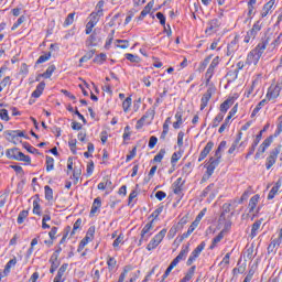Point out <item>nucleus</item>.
I'll return each instance as SVG.
<instances>
[{
    "instance_id": "nucleus-1",
    "label": "nucleus",
    "mask_w": 282,
    "mask_h": 282,
    "mask_svg": "<svg viewBox=\"0 0 282 282\" xmlns=\"http://www.w3.org/2000/svg\"><path fill=\"white\" fill-rule=\"evenodd\" d=\"M272 41V36L268 35L261 39V41L258 43V45L252 50L248 56H247V63L248 65H257L259 63V59L261 56H263V52H265V47L270 45V42Z\"/></svg>"
},
{
    "instance_id": "nucleus-2",
    "label": "nucleus",
    "mask_w": 282,
    "mask_h": 282,
    "mask_svg": "<svg viewBox=\"0 0 282 282\" xmlns=\"http://www.w3.org/2000/svg\"><path fill=\"white\" fill-rule=\"evenodd\" d=\"M100 17H102L101 11H94L89 15V21L86 24V34H90L94 32V28L98 25V21H100Z\"/></svg>"
},
{
    "instance_id": "nucleus-3",
    "label": "nucleus",
    "mask_w": 282,
    "mask_h": 282,
    "mask_svg": "<svg viewBox=\"0 0 282 282\" xmlns=\"http://www.w3.org/2000/svg\"><path fill=\"white\" fill-rule=\"evenodd\" d=\"M4 138L8 140V142L18 144L19 138H25V133L21 130H7L4 131Z\"/></svg>"
},
{
    "instance_id": "nucleus-4",
    "label": "nucleus",
    "mask_w": 282,
    "mask_h": 282,
    "mask_svg": "<svg viewBox=\"0 0 282 282\" xmlns=\"http://www.w3.org/2000/svg\"><path fill=\"white\" fill-rule=\"evenodd\" d=\"M259 32H261V22L257 21L245 35L243 43H250V41H254Z\"/></svg>"
},
{
    "instance_id": "nucleus-5",
    "label": "nucleus",
    "mask_w": 282,
    "mask_h": 282,
    "mask_svg": "<svg viewBox=\"0 0 282 282\" xmlns=\"http://www.w3.org/2000/svg\"><path fill=\"white\" fill-rule=\"evenodd\" d=\"M204 248H206V242L203 241L192 251L191 256L186 261V265H193V263H195V261H197V259L199 258V254L204 252Z\"/></svg>"
},
{
    "instance_id": "nucleus-6",
    "label": "nucleus",
    "mask_w": 282,
    "mask_h": 282,
    "mask_svg": "<svg viewBox=\"0 0 282 282\" xmlns=\"http://www.w3.org/2000/svg\"><path fill=\"white\" fill-rule=\"evenodd\" d=\"M219 28H221V21L217 18L210 20L207 22V28L205 30V34H208L209 36L213 34H216V32H219Z\"/></svg>"
},
{
    "instance_id": "nucleus-7",
    "label": "nucleus",
    "mask_w": 282,
    "mask_h": 282,
    "mask_svg": "<svg viewBox=\"0 0 282 282\" xmlns=\"http://www.w3.org/2000/svg\"><path fill=\"white\" fill-rule=\"evenodd\" d=\"M279 153H281V145L274 148L271 152L269 158L267 159V170L270 171L274 164H276V159L279 158Z\"/></svg>"
},
{
    "instance_id": "nucleus-8",
    "label": "nucleus",
    "mask_w": 282,
    "mask_h": 282,
    "mask_svg": "<svg viewBox=\"0 0 282 282\" xmlns=\"http://www.w3.org/2000/svg\"><path fill=\"white\" fill-rule=\"evenodd\" d=\"M272 142H274V138L272 135H270L269 138H267L262 144L259 147L256 155H254V160H259V158H261V155H263V153H265V151L268 150V148L272 144Z\"/></svg>"
},
{
    "instance_id": "nucleus-9",
    "label": "nucleus",
    "mask_w": 282,
    "mask_h": 282,
    "mask_svg": "<svg viewBox=\"0 0 282 282\" xmlns=\"http://www.w3.org/2000/svg\"><path fill=\"white\" fill-rule=\"evenodd\" d=\"M281 243H282V228L279 231L278 238L272 239L270 245L268 246V253L272 254V252H276Z\"/></svg>"
},
{
    "instance_id": "nucleus-10",
    "label": "nucleus",
    "mask_w": 282,
    "mask_h": 282,
    "mask_svg": "<svg viewBox=\"0 0 282 282\" xmlns=\"http://www.w3.org/2000/svg\"><path fill=\"white\" fill-rule=\"evenodd\" d=\"M153 221H155V219H152L150 223H148L143 229L141 230V238L139 240V243L141 245L142 241H149V237H151V230H153Z\"/></svg>"
},
{
    "instance_id": "nucleus-11",
    "label": "nucleus",
    "mask_w": 282,
    "mask_h": 282,
    "mask_svg": "<svg viewBox=\"0 0 282 282\" xmlns=\"http://www.w3.org/2000/svg\"><path fill=\"white\" fill-rule=\"evenodd\" d=\"M191 251V243L183 245L182 249L178 253V257L173 260V262L177 265L180 261H184L186 257H188V252Z\"/></svg>"
},
{
    "instance_id": "nucleus-12",
    "label": "nucleus",
    "mask_w": 282,
    "mask_h": 282,
    "mask_svg": "<svg viewBox=\"0 0 282 282\" xmlns=\"http://www.w3.org/2000/svg\"><path fill=\"white\" fill-rule=\"evenodd\" d=\"M96 234V227H89L85 238L80 241L79 248H85L89 241H94V235Z\"/></svg>"
},
{
    "instance_id": "nucleus-13",
    "label": "nucleus",
    "mask_w": 282,
    "mask_h": 282,
    "mask_svg": "<svg viewBox=\"0 0 282 282\" xmlns=\"http://www.w3.org/2000/svg\"><path fill=\"white\" fill-rule=\"evenodd\" d=\"M220 162L219 160H215V158H210L208 164L206 165V174L207 177H212L213 173H215V170L219 166Z\"/></svg>"
},
{
    "instance_id": "nucleus-14",
    "label": "nucleus",
    "mask_w": 282,
    "mask_h": 282,
    "mask_svg": "<svg viewBox=\"0 0 282 282\" xmlns=\"http://www.w3.org/2000/svg\"><path fill=\"white\" fill-rule=\"evenodd\" d=\"M213 98V88H208L200 99V111L208 107V102Z\"/></svg>"
},
{
    "instance_id": "nucleus-15",
    "label": "nucleus",
    "mask_w": 282,
    "mask_h": 282,
    "mask_svg": "<svg viewBox=\"0 0 282 282\" xmlns=\"http://www.w3.org/2000/svg\"><path fill=\"white\" fill-rule=\"evenodd\" d=\"M67 268H69V264H62L53 282H65V272H67Z\"/></svg>"
},
{
    "instance_id": "nucleus-16",
    "label": "nucleus",
    "mask_w": 282,
    "mask_h": 282,
    "mask_svg": "<svg viewBox=\"0 0 282 282\" xmlns=\"http://www.w3.org/2000/svg\"><path fill=\"white\" fill-rule=\"evenodd\" d=\"M213 147H215V143L213 141H209L205 145L203 151L200 152L199 158H198V162H204V160H206V158H208V153H210V151H213Z\"/></svg>"
},
{
    "instance_id": "nucleus-17",
    "label": "nucleus",
    "mask_w": 282,
    "mask_h": 282,
    "mask_svg": "<svg viewBox=\"0 0 282 282\" xmlns=\"http://www.w3.org/2000/svg\"><path fill=\"white\" fill-rule=\"evenodd\" d=\"M213 147H215V143L213 141H209L205 145L203 151L200 152L199 158H198V162H204V160H206V158H208V153H210V151H213Z\"/></svg>"
},
{
    "instance_id": "nucleus-18",
    "label": "nucleus",
    "mask_w": 282,
    "mask_h": 282,
    "mask_svg": "<svg viewBox=\"0 0 282 282\" xmlns=\"http://www.w3.org/2000/svg\"><path fill=\"white\" fill-rule=\"evenodd\" d=\"M280 94H281V88L278 85L271 86L268 89L267 98L268 100H274V98H279Z\"/></svg>"
},
{
    "instance_id": "nucleus-19",
    "label": "nucleus",
    "mask_w": 282,
    "mask_h": 282,
    "mask_svg": "<svg viewBox=\"0 0 282 282\" xmlns=\"http://www.w3.org/2000/svg\"><path fill=\"white\" fill-rule=\"evenodd\" d=\"M235 105V99L234 98H228L220 105V112L223 116H226V112Z\"/></svg>"
},
{
    "instance_id": "nucleus-20",
    "label": "nucleus",
    "mask_w": 282,
    "mask_h": 282,
    "mask_svg": "<svg viewBox=\"0 0 282 282\" xmlns=\"http://www.w3.org/2000/svg\"><path fill=\"white\" fill-rule=\"evenodd\" d=\"M197 223L193 221L192 225L188 227L187 231L184 232L181 237H180V243H182V241H184V239H188V237H191V235H193V232H195V228H197Z\"/></svg>"
},
{
    "instance_id": "nucleus-21",
    "label": "nucleus",
    "mask_w": 282,
    "mask_h": 282,
    "mask_svg": "<svg viewBox=\"0 0 282 282\" xmlns=\"http://www.w3.org/2000/svg\"><path fill=\"white\" fill-rule=\"evenodd\" d=\"M237 204H238V203H237V199L234 200V202H231V203H225V204L223 205V213H221V215H220L219 221H221L223 219H225L226 213H230V208H232V206H234V208H236Z\"/></svg>"
},
{
    "instance_id": "nucleus-22",
    "label": "nucleus",
    "mask_w": 282,
    "mask_h": 282,
    "mask_svg": "<svg viewBox=\"0 0 282 282\" xmlns=\"http://www.w3.org/2000/svg\"><path fill=\"white\" fill-rule=\"evenodd\" d=\"M100 206H102V199L100 197L95 198L90 209V217H94L98 213Z\"/></svg>"
},
{
    "instance_id": "nucleus-23",
    "label": "nucleus",
    "mask_w": 282,
    "mask_h": 282,
    "mask_svg": "<svg viewBox=\"0 0 282 282\" xmlns=\"http://www.w3.org/2000/svg\"><path fill=\"white\" fill-rule=\"evenodd\" d=\"M43 91H45V82H41L35 90L32 93V98H41L43 96Z\"/></svg>"
},
{
    "instance_id": "nucleus-24",
    "label": "nucleus",
    "mask_w": 282,
    "mask_h": 282,
    "mask_svg": "<svg viewBox=\"0 0 282 282\" xmlns=\"http://www.w3.org/2000/svg\"><path fill=\"white\" fill-rule=\"evenodd\" d=\"M281 186H282V182H281V180H278L275 185L269 192L268 199H274V197L276 196V193H279V189L281 188Z\"/></svg>"
},
{
    "instance_id": "nucleus-25",
    "label": "nucleus",
    "mask_w": 282,
    "mask_h": 282,
    "mask_svg": "<svg viewBox=\"0 0 282 282\" xmlns=\"http://www.w3.org/2000/svg\"><path fill=\"white\" fill-rule=\"evenodd\" d=\"M182 186H184V183H182V177H178L173 184V193L175 195H182Z\"/></svg>"
},
{
    "instance_id": "nucleus-26",
    "label": "nucleus",
    "mask_w": 282,
    "mask_h": 282,
    "mask_svg": "<svg viewBox=\"0 0 282 282\" xmlns=\"http://www.w3.org/2000/svg\"><path fill=\"white\" fill-rule=\"evenodd\" d=\"M98 43H100V37L98 36V33H96V31H94L93 34L88 37L87 44L93 47H96V45H98Z\"/></svg>"
},
{
    "instance_id": "nucleus-27",
    "label": "nucleus",
    "mask_w": 282,
    "mask_h": 282,
    "mask_svg": "<svg viewBox=\"0 0 282 282\" xmlns=\"http://www.w3.org/2000/svg\"><path fill=\"white\" fill-rule=\"evenodd\" d=\"M242 135H243L242 132H239V133H238L237 139L234 141V143L231 144V147H230L229 150H228L229 155H232V153H235L237 147L239 145V142H241V137H242Z\"/></svg>"
},
{
    "instance_id": "nucleus-28",
    "label": "nucleus",
    "mask_w": 282,
    "mask_h": 282,
    "mask_svg": "<svg viewBox=\"0 0 282 282\" xmlns=\"http://www.w3.org/2000/svg\"><path fill=\"white\" fill-rule=\"evenodd\" d=\"M259 204V195H254L249 200V213H254L257 205Z\"/></svg>"
},
{
    "instance_id": "nucleus-29",
    "label": "nucleus",
    "mask_w": 282,
    "mask_h": 282,
    "mask_svg": "<svg viewBox=\"0 0 282 282\" xmlns=\"http://www.w3.org/2000/svg\"><path fill=\"white\" fill-rule=\"evenodd\" d=\"M197 269V267L193 265L188 269L187 273L185 274V276L180 281V282H188L191 281V279H193V276L195 275V270Z\"/></svg>"
},
{
    "instance_id": "nucleus-30",
    "label": "nucleus",
    "mask_w": 282,
    "mask_h": 282,
    "mask_svg": "<svg viewBox=\"0 0 282 282\" xmlns=\"http://www.w3.org/2000/svg\"><path fill=\"white\" fill-rule=\"evenodd\" d=\"M107 265H108L109 272H113V270H116V265H118V261H116V258L108 256Z\"/></svg>"
},
{
    "instance_id": "nucleus-31",
    "label": "nucleus",
    "mask_w": 282,
    "mask_h": 282,
    "mask_svg": "<svg viewBox=\"0 0 282 282\" xmlns=\"http://www.w3.org/2000/svg\"><path fill=\"white\" fill-rule=\"evenodd\" d=\"M19 149L14 148V149H9L6 152V155L9 160H17V158H19Z\"/></svg>"
},
{
    "instance_id": "nucleus-32",
    "label": "nucleus",
    "mask_w": 282,
    "mask_h": 282,
    "mask_svg": "<svg viewBox=\"0 0 282 282\" xmlns=\"http://www.w3.org/2000/svg\"><path fill=\"white\" fill-rule=\"evenodd\" d=\"M265 105H268V99H262L252 110L251 118H254V116H257V113H259V111H261V108L265 107Z\"/></svg>"
},
{
    "instance_id": "nucleus-33",
    "label": "nucleus",
    "mask_w": 282,
    "mask_h": 282,
    "mask_svg": "<svg viewBox=\"0 0 282 282\" xmlns=\"http://www.w3.org/2000/svg\"><path fill=\"white\" fill-rule=\"evenodd\" d=\"M18 162H25V164H32V159L30 155H25L23 152H19L17 156Z\"/></svg>"
},
{
    "instance_id": "nucleus-34",
    "label": "nucleus",
    "mask_w": 282,
    "mask_h": 282,
    "mask_svg": "<svg viewBox=\"0 0 282 282\" xmlns=\"http://www.w3.org/2000/svg\"><path fill=\"white\" fill-rule=\"evenodd\" d=\"M224 239V231H220L214 239L209 247V250H215L217 248V243H219Z\"/></svg>"
},
{
    "instance_id": "nucleus-35",
    "label": "nucleus",
    "mask_w": 282,
    "mask_h": 282,
    "mask_svg": "<svg viewBox=\"0 0 282 282\" xmlns=\"http://www.w3.org/2000/svg\"><path fill=\"white\" fill-rule=\"evenodd\" d=\"M250 195H252V187H248L242 196L237 200V204H243V202H246V199H248V197H250Z\"/></svg>"
},
{
    "instance_id": "nucleus-36",
    "label": "nucleus",
    "mask_w": 282,
    "mask_h": 282,
    "mask_svg": "<svg viewBox=\"0 0 282 282\" xmlns=\"http://www.w3.org/2000/svg\"><path fill=\"white\" fill-rule=\"evenodd\" d=\"M238 46L236 41H231L230 44L227 46V56H232L235 52H237Z\"/></svg>"
},
{
    "instance_id": "nucleus-37",
    "label": "nucleus",
    "mask_w": 282,
    "mask_h": 282,
    "mask_svg": "<svg viewBox=\"0 0 282 282\" xmlns=\"http://www.w3.org/2000/svg\"><path fill=\"white\" fill-rule=\"evenodd\" d=\"M45 191V199L47 202H52L54 199V191L52 189V187H50V185H46L44 187Z\"/></svg>"
},
{
    "instance_id": "nucleus-38",
    "label": "nucleus",
    "mask_w": 282,
    "mask_h": 282,
    "mask_svg": "<svg viewBox=\"0 0 282 282\" xmlns=\"http://www.w3.org/2000/svg\"><path fill=\"white\" fill-rule=\"evenodd\" d=\"M13 265H17V258L11 259L4 267V274H10V270H12Z\"/></svg>"
},
{
    "instance_id": "nucleus-39",
    "label": "nucleus",
    "mask_w": 282,
    "mask_h": 282,
    "mask_svg": "<svg viewBox=\"0 0 282 282\" xmlns=\"http://www.w3.org/2000/svg\"><path fill=\"white\" fill-rule=\"evenodd\" d=\"M209 66L207 72H215L217 69V65H219V56H216L213 61L209 62Z\"/></svg>"
},
{
    "instance_id": "nucleus-40",
    "label": "nucleus",
    "mask_w": 282,
    "mask_h": 282,
    "mask_svg": "<svg viewBox=\"0 0 282 282\" xmlns=\"http://www.w3.org/2000/svg\"><path fill=\"white\" fill-rule=\"evenodd\" d=\"M33 215H41V204H39V195L33 200Z\"/></svg>"
},
{
    "instance_id": "nucleus-41",
    "label": "nucleus",
    "mask_w": 282,
    "mask_h": 282,
    "mask_svg": "<svg viewBox=\"0 0 282 282\" xmlns=\"http://www.w3.org/2000/svg\"><path fill=\"white\" fill-rule=\"evenodd\" d=\"M224 113H218L215 118H214V120H213V122H212V127H213V129H216V127H219V123L224 120Z\"/></svg>"
},
{
    "instance_id": "nucleus-42",
    "label": "nucleus",
    "mask_w": 282,
    "mask_h": 282,
    "mask_svg": "<svg viewBox=\"0 0 282 282\" xmlns=\"http://www.w3.org/2000/svg\"><path fill=\"white\" fill-rule=\"evenodd\" d=\"M210 61H213V55L207 56L199 66V70L204 72V69H206V67H208V65L210 66Z\"/></svg>"
},
{
    "instance_id": "nucleus-43",
    "label": "nucleus",
    "mask_w": 282,
    "mask_h": 282,
    "mask_svg": "<svg viewBox=\"0 0 282 282\" xmlns=\"http://www.w3.org/2000/svg\"><path fill=\"white\" fill-rule=\"evenodd\" d=\"M164 237H166V229H162L152 239H154V241H158L159 243H162V241L164 240Z\"/></svg>"
},
{
    "instance_id": "nucleus-44",
    "label": "nucleus",
    "mask_w": 282,
    "mask_h": 282,
    "mask_svg": "<svg viewBox=\"0 0 282 282\" xmlns=\"http://www.w3.org/2000/svg\"><path fill=\"white\" fill-rule=\"evenodd\" d=\"M259 228H261V220H257L253 223L252 228H251V237L254 238L257 237V232L259 231Z\"/></svg>"
},
{
    "instance_id": "nucleus-45",
    "label": "nucleus",
    "mask_w": 282,
    "mask_h": 282,
    "mask_svg": "<svg viewBox=\"0 0 282 282\" xmlns=\"http://www.w3.org/2000/svg\"><path fill=\"white\" fill-rule=\"evenodd\" d=\"M131 270H132L131 265L124 267L123 272L120 274L118 282H124V279H127V274H129Z\"/></svg>"
},
{
    "instance_id": "nucleus-46",
    "label": "nucleus",
    "mask_w": 282,
    "mask_h": 282,
    "mask_svg": "<svg viewBox=\"0 0 282 282\" xmlns=\"http://www.w3.org/2000/svg\"><path fill=\"white\" fill-rule=\"evenodd\" d=\"M30 215V212L28 210H22L20 212L19 216H18V224H23L25 221V219H28V216Z\"/></svg>"
},
{
    "instance_id": "nucleus-47",
    "label": "nucleus",
    "mask_w": 282,
    "mask_h": 282,
    "mask_svg": "<svg viewBox=\"0 0 282 282\" xmlns=\"http://www.w3.org/2000/svg\"><path fill=\"white\" fill-rule=\"evenodd\" d=\"M254 272H257V267H256V265H252V267L249 269L248 274H247L246 278H245V281L251 282V281H252V278L254 276Z\"/></svg>"
},
{
    "instance_id": "nucleus-48",
    "label": "nucleus",
    "mask_w": 282,
    "mask_h": 282,
    "mask_svg": "<svg viewBox=\"0 0 282 282\" xmlns=\"http://www.w3.org/2000/svg\"><path fill=\"white\" fill-rule=\"evenodd\" d=\"M46 171L50 173V171H54V158L46 155Z\"/></svg>"
},
{
    "instance_id": "nucleus-49",
    "label": "nucleus",
    "mask_w": 282,
    "mask_h": 282,
    "mask_svg": "<svg viewBox=\"0 0 282 282\" xmlns=\"http://www.w3.org/2000/svg\"><path fill=\"white\" fill-rule=\"evenodd\" d=\"M164 155H166V150L161 149L159 153L154 156L153 162H162V160H164Z\"/></svg>"
},
{
    "instance_id": "nucleus-50",
    "label": "nucleus",
    "mask_w": 282,
    "mask_h": 282,
    "mask_svg": "<svg viewBox=\"0 0 282 282\" xmlns=\"http://www.w3.org/2000/svg\"><path fill=\"white\" fill-rule=\"evenodd\" d=\"M177 264L174 263L173 261L171 262V264L167 267V269L165 270L164 274H163V279L162 281H164V279L169 278V274H171V272H173V268H176Z\"/></svg>"
},
{
    "instance_id": "nucleus-51",
    "label": "nucleus",
    "mask_w": 282,
    "mask_h": 282,
    "mask_svg": "<svg viewBox=\"0 0 282 282\" xmlns=\"http://www.w3.org/2000/svg\"><path fill=\"white\" fill-rule=\"evenodd\" d=\"M117 47H120V50H127L129 47V41L128 40H116Z\"/></svg>"
},
{
    "instance_id": "nucleus-52",
    "label": "nucleus",
    "mask_w": 282,
    "mask_h": 282,
    "mask_svg": "<svg viewBox=\"0 0 282 282\" xmlns=\"http://www.w3.org/2000/svg\"><path fill=\"white\" fill-rule=\"evenodd\" d=\"M74 17H76V13H69L67 18L64 21V28H67L74 23Z\"/></svg>"
},
{
    "instance_id": "nucleus-53",
    "label": "nucleus",
    "mask_w": 282,
    "mask_h": 282,
    "mask_svg": "<svg viewBox=\"0 0 282 282\" xmlns=\"http://www.w3.org/2000/svg\"><path fill=\"white\" fill-rule=\"evenodd\" d=\"M159 246H160V242L152 238L151 241L147 246V250H149V251L155 250V248H158Z\"/></svg>"
},
{
    "instance_id": "nucleus-54",
    "label": "nucleus",
    "mask_w": 282,
    "mask_h": 282,
    "mask_svg": "<svg viewBox=\"0 0 282 282\" xmlns=\"http://www.w3.org/2000/svg\"><path fill=\"white\" fill-rule=\"evenodd\" d=\"M131 107V97H127L122 102V108L124 112H128Z\"/></svg>"
},
{
    "instance_id": "nucleus-55",
    "label": "nucleus",
    "mask_w": 282,
    "mask_h": 282,
    "mask_svg": "<svg viewBox=\"0 0 282 282\" xmlns=\"http://www.w3.org/2000/svg\"><path fill=\"white\" fill-rule=\"evenodd\" d=\"M51 268H57L61 265V261H58V258L56 256H51L50 258Z\"/></svg>"
},
{
    "instance_id": "nucleus-56",
    "label": "nucleus",
    "mask_w": 282,
    "mask_h": 282,
    "mask_svg": "<svg viewBox=\"0 0 282 282\" xmlns=\"http://www.w3.org/2000/svg\"><path fill=\"white\" fill-rule=\"evenodd\" d=\"M90 58H94V51H89L86 53L80 59L79 63H87V61H90Z\"/></svg>"
},
{
    "instance_id": "nucleus-57",
    "label": "nucleus",
    "mask_w": 282,
    "mask_h": 282,
    "mask_svg": "<svg viewBox=\"0 0 282 282\" xmlns=\"http://www.w3.org/2000/svg\"><path fill=\"white\" fill-rule=\"evenodd\" d=\"M82 225H83V219L78 218V219L75 221L74 226H73V230H72V232H70V236L76 235V230H78V228H80Z\"/></svg>"
},
{
    "instance_id": "nucleus-58",
    "label": "nucleus",
    "mask_w": 282,
    "mask_h": 282,
    "mask_svg": "<svg viewBox=\"0 0 282 282\" xmlns=\"http://www.w3.org/2000/svg\"><path fill=\"white\" fill-rule=\"evenodd\" d=\"M221 268H226V265H230V253H226L223 258V261L219 263Z\"/></svg>"
},
{
    "instance_id": "nucleus-59",
    "label": "nucleus",
    "mask_w": 282,
    "mask_h": 282,
    "mask_svg": "<svg viewBox=\"0 0 282 282\" xmlns=\"http://www.w3.org/2000/svg\"><path fill=\"white\" fill-rule=\"evenodd\" d=\"M51 56H52V53H46L44 55H41L39 57L37 62H36L37 65H40L41 63H45V62L50 61Z\"/></svg>"
},
{
    "instance_id": "nucleus-60",
    "label": "nucleus",
    "mask_w": 282,
    "mask_h": 282,
    "mask_svg": "<svg viewBox=\"0 0 282 282\" xmlns=\"http://www.w3.org/2000/svg\"><path fill=\"white\" fill-rule=\"evenodd\" d=\"M180 158H182V154L180 152H174L171 158V164L175 166L177 164Z\"/></svg>"
},
{
    "instance_id": "nucleus-61",
    "label": "nucleus",
    "mask_w": 282,
    "mask_h": 282,
    "mask_svg": "<svg viewBox=\"0 0 282 282\" xmlns=\"http://www.w3.org/2000/svg\"><path fill=\"white\" fill-rule=\"evenodd\" d=\"M281 36L282 34H280L275 40H273V42L270 44L271 51L272 50H276V47H279V45H281Z\"/></svg>"
},
{
    "instance_id": "nucleus-62",
    "label": "nucleus",
    "mask_w": 282,
    "mask_h": 282,
    "mask_svg": "<svg viewBox=\"0 0 282 282\" xmlns=\"http://www.w3.org/2000/svg\"><path fill=\"white\" fill-rule=\"evenodd\" d=\"M41 78H52V72H45L43 74H39L35 78L36 83H40Z\"/></svg>"
},
{
    "instance_id": "nucleus-63",
    "label": "nucleus",
    "mask_w": 282,
    "mask_h": 282,
    "mask_svg": "<svg viewBox=\"0 0 282 282\" xmlns=\"http://www.w3.org/2000/svg\"><path fill=\"white\" fill-rule=\"evenodd\" d=\"M69 149L73 155H76V139H72L68 141Z\"/></svg>"
},
{
    "instance_id": "nucleus-64",
    "label": "nucleus",
    "mask_w": 282,
    "mask_h": 282,
    "mask_svg": "<svg viewBox=\"0 0 282 282\" xmlns=\"http://www.w3.org/2000/svg\"><path fill=\"white\" fill-rule=\"evenodd\" d=\"M155 144H158V137L152 135L149 140V149H155Z\"/></svg>"
}]
</instances>
